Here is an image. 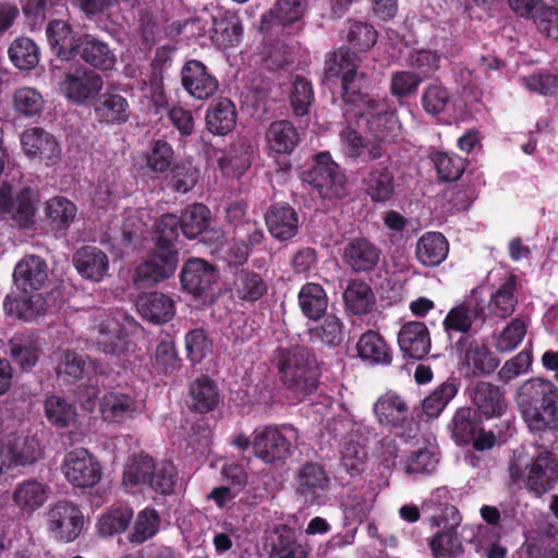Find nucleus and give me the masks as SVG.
<instances>
[{
	"mask_svg": "<svg viewBox=\"0 0 558 558\" xmlns=\"http://www.w3.org/2000/svg\"><path fill=\"white\" fill-rule=\"evenodd\" d=\"M361 106L362 110L355 116L368 137L363 141L356 131L344 129L340 133L342 149L353 159L364 158L366 155L368 160H376L384 155L383 144L399 136L401 125L385 99L366 100Z\"/></svg>",
	"mask_w": 558,
	"mask_h": 558,
	"instance_id": "nucleus-1",
	"label": "nucleus"
},
{
	"mask_svg": "<svg viewBox=\"0 0 558 558\" xmlns=\"http://www.w3.org/2000/svg\"><path fill=\"white\" fill-rule=\"evenodd\" d=\"M517 401L530 429L558 428V389L550 380H526L518 390Z\"/></svg>",
	"mask_w": 558,
	"mask_h": 558,
	"instance_id": "nucleus-2",
	"label": "nucleus"
},
{
	"mask_svg": "<svg viewBox=\"0 0 558 558\" xmlns=\"http://www.w3.org/2000/svg\"><path fill=\"white\" fill-rule=\"evenodd\" d=\"M179 227L181 228V219L175 215L161 216L156 226L159 235L155 254L151 259L137 268V279L159 281L174 272L178 265V253L172 245V241L179 235Z\"/></svg>",
	"mask_w": 558,
	"mask_h": 558,
	"instance_id": "nucleus-3",
	"label": "nucleus"
},
{
	"mask_svg": "<svg viewBox=\"0 0 558 558\" xmlns=\"http://www.w3.org/2000/svg\"><path fill=\"white\" fill-rule=\"evenodd\" d=\"M315 357L305 348L280 351L279 367L286 385L304 396L316 388Z\"/></svg>",
	"mask_w": 558,
	"mask_h": 558,
	"instance_id": "nucleus-4",
	"label": "nucleus"
},
{
	"mask_svg": "<svg viewBox=\"0 0 558 558\" xmlns=\"http://www.w3.org/2000/svg\"><path fill=\"white\" fill-rule=\"evenodd\" d=\"M45 523L51 538L61 543H71L81 535L85 518L77 505L60 500L48 507L45 512Z\"/></svg>",
	"mask_w": 558,
	"mask_h": 558,
	"instance_id": "nucleus-5",
	"label": "nucleus"
},
{
	"mask_svg": "<svg viewBox=\"0 0 558 558\" xmlns=\"http://www.w3.org/2000/svg\"><path fill=\"white\" fill-rule=\"evenodd\" d=\"M296 437L298 432L291 425L256 429L252 440L254 454L265 463L284 460L290 456L291 445Z\"/></svg>",
	"mask_w": 558,
	"mask_h": 558,
	"instance_id": "nucleus-6",
	"label": "nucleus"
},
{
	"mask_svg": "<svg viewBox=\"0 0 558 558\" xmlns=\"http://www.w3.org/2000/svg\"><path fill=\"white\" fill-rule=\"evenodd\" d=\"M512 480H522L535 495H543L554 487L558 480V463L549 451L539 452L522 469L518 463L510 466Z\"/></svg>",
	"mask_w": 558,
	"mask_h": 558,
	"instance_id": "nucleus-7",
	"label": "nucleus"
},
{
	"mask_svg": "<svg viewBox=\"0 0 558 558\" xmlns=\"http://www.w3.org/2000/svg\"><path fill=\"white\" fill-rule=\"evenodd\" d=\"M99 411L104 421L123 424L143 413L144 400L130 387H116L104 393Z\"/></svg>",
	"mask_w": 558,
	"mask_h": 558,
	"instance_id": "nucleus-8",
	"label": "nucleus"
},
{
	"mask_svg": "<svg viewBox=\"0 0 558 558\" xmlns=\"http://www.w3.org/2000/svg\"><path fill=\"white\" fill-rule=\"evenodd\" d=\"M61 470L66 481L80 488L95 486L102 476L99 461L85 448L69 451L63 458Z\"/></svg>",
	"mask_w": 558,
	"mask_h": 558,
	"instance_id": "nucleus-9",
	"label": "nucleus"
},
{
	"mask_svg": "<svg viewBox=\"0 0 558 558\" xmlns=\"http://www.w3.org/2000/svg\"><path fill=\"white\" fill-rule=\"evenodd\" d=\"M304 180L324 198L339 197L345 185L343 172L327 151L316 155L314 166L304 173Z\"/></svg>",
	"mask_w": 558,
	"mask_h": 558,
	"instance_id": "nucleus-10",
	"label": "nucleus"
},
{
	"mask_svg": "<svg viewBox=\"0 0 558 558\" xmlns=\"http://www.w3.org/2000/svg\"><path fill=\"white\" fill-rule=\"evenodd\" d=\"M102 88L101 76L90 70H75L66 73L60 83L62 95L78 106L94 101Z\"/></svg>",
	"mask_w": 558,
	"mask_h": 558,
	"instance_id": "nucleus-11",
	"label": "nucleus"
},
{
	"mask_svg": "<svg viewBox=\"0 0 558 558\" xmlns=\"http://www.w3.org/2000/svg\"><path fill=\"white\" fill-rule=\"evenodd\" d=\"M1 456L7 468L32 464L41 457L39 440L31 430L22 428L8 436Z\"/></svg>",
	"mask_w": 558,
	"mask_h": 558,
	"instance_id": "nucleus-12",
	"label": "nucleus"
},
{
	"mask_svg": "<svg viewBox=\"0 0 558 558\" xmlns=\"http://www.w3.org/2000/svg\"><path fill=\"white\" fill-rule=\"evenodd\" d=\"M328 483L329 478L322 465L305 463L295 474V496L304 505H314L323 498Z\"/></svg>",
	"mask_w": 558,
	"mask_h": 558,
	"instance_id": "nucleus-13",
	"label": "nucleus"
},
{
	"mask_svg": "<svg viewBox=\"0 0 558 558\" xmlns=\"http://www.w3.org/2000/svg\"><path fill=\"white\" fill-rule=\"evenodd\" d=\"M93 328L90 341L107 355L119 357L128 350V341L117 318L101 313Z\"/></svg>",
	"mask_w": 558,
	"mask_h": 558,
	"instance_id": "nucleus-14",
	"label": "nucleus"
},
{
	"mask_svg": "<svg viewBox=\"0 0 558 558\" xmlns=\"http://www.w3.org/2000/svg\"><path fill=\"white\" fill-rule=\"evenodd\" d=\"M37 195L31 189H23L13 202L11 186L3 184L0 187V215L9 214L19 226L27 228L34 220Z\"/></svg>",
	"mask_w": 558,
	"mask_h": 558,
	"instance_id": "nucleus-15",
	"label": "nucleus"
},
{
	"mask_svg": "<svg viewBox=\"0 0 558 558\" xmlns=\"http://www.w3.org/2000/svg\"><path fill=\"white\" fill-rule=\"evenodd\" d=\"M21 145L25 155L37 158L47 166L58 162L61 155L60 146L53 135L41 128H29L21 135Z\"/></svg>",
	"mask_w": 558,
	"mask_h": 558,
	"instance_id": "nucleus-16",
	"label": "nucleus"
},
{
	"mask_svg": "<svg viewBox=\"0 0 558 558\" xmlns=\"http://www.w3.org/2000/svg\"><path fill=\"white\" fill-rule=\"evenodd\" d=\"M450 523L444 524V530L435 534L429 541V547L436 558L456 557L462 551V542L457 534L461 518L454 507H447L444 511Z\"/></svg>",
	"mask_w": 558,
	"mask_h": 558,
	"instance_id": "nucleus-17",
	"label": "nucleus"
},
{
	"mask_svg": "<svg viewBox=\"0 0 558 558\" xmlns=\"http://www.w3.org/2000/svg\"><path fill=\"white\" fill-rule=\"evenodd\" d=\"M48 278L47 264L35 255L23 257L15 266L13 272L14 283L24 293L40 290Z\"/></svg>",
	"mask_w": 558,
	"mask_h": 558,
	"instance_id": "nucleus-18",
	"label": "nucleus"
},
{
	"mask_svg": "<svg viewBox=\"0 0 558 558\" xmlns=\"http://www.w3.org/2000/svg\"><path fill=\"white\" fill-rule=\"evenodd\" d=\"M398 344L404 355L421 360L432 345L428 328L422 322H408L398 332Z\"/></svg>",
	"mask_w": 558,
	"mask_h": 558,
	"instance_id": "nucleus-19",
	"label": "nucleus"
},
{
	"mask_svg": "<svg viewBox=\"0 0 558 558\" xmlns=\"http://www.w3.org/2000/svg\"><path fill=\"white\" fill-rule=\"evenodd\" d=\"M182 84L196 99H208L218 89V81L208 73L206 66L196 60L189 61L182 70Z\"/></svg>",
	"mask_w": 558,
	"mask_h": 558,
	"instance_id": "nucleus-20",
	"label": "nucleus"
},
{
	"mask_svg": "<svg viewBox=\"0 0 558 558\" xmlns=\"http://www.w3.org/2000/svg\"><path fill=\"white\" fill-rule=\"evenodd\" d=\"M76 271L86 280L100 282L109 272V258L96 246H83L73 255Z\"/></svg>",
	"mask_w": 558,
	"mask_h": 558,
	"instance_id": "nucleus-21",
	"label": "nucleus"
},
{
	"mask_svg": "<svg viewBox=\"0 0 558 558\" xmlns=\"http://www.w3.org/2000/svg\"><path fill=\"white\" fill-rule=\"evenodd\" d=\"M474 411L470 408L459 409L452 418V434L457 441L466 444L473 441L475 447L483 450L494 446L492 434L480 437V427L474 420Z\"/></svg>",
	"mask_w": 558,
	"mask_h": 558,
	"instance_id": "nucleus-22",
	"label": "nucleus"
},
{
	"mask_svg": "<svg viewBox=\"0 0 558 558\" xmlns=\"http://www.w3.org/2000/svg\"><path fill=\"white\" fill-rule=\"evenodd\" d=\"M216 269L201 258L190 259L183 267L181 282L185 290L194 295H202L217 281Z\"/></svg>",
	"mask_w": 558,
	"mask_h": 558,
	"instance_id": "nucleus-23",
	"label": "nucleus"
},
{
	"mask_svg": "<svg viewBox=\"0 0 558 558\" xmlns=\"http://www.w3.org/2000/svg\"><path fill=\"white\" fill-rule=\"evenodd\" d=\"M136 308L144 319L154 324H163L175 313L173 300L160 292L140 295L136 300Z\"/></svg>",
	"mask_w": 558,
	"mask_h": 558,
	"instance_id": "nucleus-24",
	"label": "nucleus"
},
{
	"mask_svg": "<svg viewBox=\"0 0 558 558\" xmlns=\"http://www.w3.org/2000/svg\"><path fill=\"white\" fill-rule=\"evenodd\" d=\"M343 259L353 271H369L378 264L380 250L366 239H355L345 246Z\"/></svg>",
	"mask_w": 558,
	"mask_h": 558,
	"instance_id": "nucleus-25",
	"label": "nucleus"
},
{
	"mask_svg": "<svg viewBox=\"0 0 558 558\" xmlns=\"http://www.w3.org/2000/svg\"><path fill=\"white\" fill-rule=\"evenodd\" d=\"M202 241L208 245L210 253L218 255L229 265H241L248 256V246L243 242H225L221 230L206 231Z\"/></svg>",
	"mask_w": 558,
	"mask_h": 558,
	"instance_id": "nucleus-26",
	"label": "nucleus"
},
{
	"mask_svg": "<svg viewBox=\"0 0 558 558\" xmlns=\"http://www.w3.org/2000/svg\"><path fill=\"white\" fill-rule=\"evenodd\" d=\"M269 233L279 241L293 238L299 229V217L289 205H275L265 215Z\"/></svg>",
	"mask_w": 558,
	"mask_h": 558,
	"instance_id": "nucleus-27",
	"label": "nucleus"
},
{
	"mask_svg": "<svg viewBox=\"0 0 558 558\" xmlns=\"http://www.w3.org/2000/svg\"><path fill=\"white\" fill-rule=\"evenodd\" d=\"M373 410L377 421L386 426H400L409 415L405 400L395 391L381 395Z\"/></svg>",
	"mask_w": 558,
	"mask_h": 558,
	"instance_id": "nucleus-28",
	"label": "nucleus"
},
{
	"mask_svg": "<svg viewBox=\"0 0 558 558\" xmlns=\"http://www.w3.org/2000/svg\"><path fill=\"white\" fill-rule=\"evenodd\" d=\"M266 144L272 155H289L299 144V133L287 120L272 122L266 131Z\"/></svg>",
	"mask_w": 558,
	"mask_h": 558,
	"instance_id": "nucleus-29",
	"label": "nucleus"
},
{
	"mask_svg": "<svg viewBox=\"0 0 558 558\" xmlns=\"http://www.w3.org/2000/svg\"><path fill=\"white\" fill-rule=\"evenodd\" d=\"M76 53L90 65L100 70H111L116 64V56L108 45L92 35L78 38Z\"/></svg>",
	"mask_w": 558,
	"mask_h": 558,
	"instance_id": "nucleus-30",
	"label": "nucleus"
},
{
	"mask_svg": "<svg viewBox=\"0 0 558 558\" xmlns=\"http://www.w3.org/2000/svg\"><path fill=\"white\" fill-rule=\"evenodd\" d=\"M449 252V244L446 238L439 232H427L423 234L415 248V254L421 264L427 267H435L441 264Z\"/></svg>",
	"mask_w": 558,
	"mask_h": 558,
	"instance_id": "nucleus-31",
	"label": "nucleus"
},
{
	"mask_svg": "<svg viewBox=\"0 0 558 558\" xmlns=\"http://www.w3.org/2000/svg\"><path fill=\"white\" fill-rule=\"evenodd\" d=\"M49 497V487L36 480L20 483L13 492V501L23 512L33 513L39 509Z\"/></svg>",
	"mask_w": 558,
	"mask_h": 558,
	"instance_id": "nucleus-32",
	"label": "nucleus"
},
{
	"mask_svg": "<svg viewBox=\"0 0 558 558\" xmlns=\"http://www.w3.org/2000/svg\"><path fill=\"white\" fill-rule=\"evenodd\" d=\"M97 118L106 123L121 124L130 118L128 100L120 94L106 92L95 104Z\"/></svg>",
	"mask_w": 558,
	"mask_h": 558,
	"instance_id": "nucleus-33",
	"label": "nucleus"
},
{
	"mask_svg": "<svg viewBox=\"0 0 558 558\" xmlns=\"http://www.w3.org/2000/svg\"><path fill=\"white\" fill-rule=\"evenodd\" d=\"M305 8V0H277L274 8L263 15L260 28L268 32L276 24H292L303 16Z\"/></svg>",
	"mask_w": 558,
	"mask_h": 558,
	"instance_id": "nucleus-34",
	"label": "nucleus"
},
{
	"mask_svg": "<svg viewBox=\"0 0 558 558\" xmlns=\"http://www.w3.org/2000/svg\"><path fill=\"white\" fill-rule=\"evenodd\" d=\"M360 66V59L355 52L339 49L326 61L325 75L327 80L340 78L341 84L350 87V77L354 76Z\"/></svg>",
	"mask_w": 558,
	"mask_h": 558,
	"instance_id": "nucleus-35",
	"label": "nucleus"
},
{
	"mask_svg": "<svg viewBox=\"0 0 558 558\" xmlns=\"http://www.w3.org/2000/svg\"><path fill=\"white\" fill-rule=\"evenodd\" d=\"M477 320H484V308L481 305H459L451 308L445 317L444 329L448 336H451L452 332L465 333Z\"/></svg>",
	"mask_w": 558,
	"mask_h": 558,
	"instance_id": "nucleus-36",
	"label": "nucleus"
},
{
	"mask_svg": "<svg viewBox=\"0 0 558 558\" xmlns=\"http://www.w3.org/2000/svg\"><path fill=\"white\" fill-rule=\"evenodd\" d=\"M211 33L213 40L218 46L227 48L240 43L243 28L238 15L230 12H220L214 17Z\"/></svg>",
	"mask_w": 558,
	"mask_h": 558,
	"instance_id": "nucleus-37",
	"label": "nucleus"
},
{
	"mask_svg": "<svg viewBox=\"0 0 558 558\" xmlns=\"http://www.w3.org/2000/svg\"><path fill=\"white\" fill-rule=\"evenodd\" d=\"M211 543L217 555H223L241 545L243 529L236 522L218 520L209 529Z\"/></svg>",
	"mask_w": 558,
	"mask_h": 558,
	"instance_id": "nucleus-38",
	"label": "nucleus"
},
{
	"mask_svg": "<svg viewBox=\"0 0 558 558\" xmlns=\"http://www.w3.org/2000/svg\"><path fill=\"white\" fill-rule=\"evenodd\" d=\"M472 398L481 414L486 417L500 416L506 409L502 392L489 383H477Z\"/></svg>",
	"mask_w": 558,
	"mask_h": 558,
	"instance_id": "nucleus-39",
	"label": "nucleus"
},
{
	"mask_svg": "<svg viewBox=\"0 0 558 558\" xmlns=\"http://www.w3.org/2000/svg\"><path fill=\"white\" fill-rule=\"evenodd\" d=\"M236 122V112L233 104L221 98L210 105L206 113L208 130L216 135H225L231 132Z\"/></svg>",
	"mask_w": 558,
	"mask_h": 558,
	"instance_id": "nucleus-40",
	"label": "nucleus"
},
{
	"mask_svg": "<svg viewBox=\"0 0 558 558\" xmlns=\"http://www.w3.org/2000/svg\"><path fill=\"white\" fill-rule=\"evenodd\" d=\"M48 41L62 60H69L76 52L78 39H75L71 26L61 20H54L47 26Z\"/></svg>",
	"mask_w": 558,
	"mask_h": 558,
	"instance_id": "nucleus-41",
	"label": "nucleus"
},
{
	"mask_svg": "<svg viewBox=\"0 0 558 558\" xmlns=\"http://www.w3.org/2000/svg\"><path fill=\"white\" fill-rule=\"evenodd\" d=\"M7 298L4 308L10 316L31 322L46 311L47 302L40 293Z\"/></svg>",
	"mask_w": 558,
	"mask_h": 558,
	"instance_id": "nucleus-42",
	"label": "nucleus"
},
{
	"mask_svg": "<svg viewBox=\"0 0 558 558\" xmlns=\"http://www.w3.org/2000/svg\"><path fill=\"white\" fill-rule=\"evenodd\" d=\"M366 194L373 202L384 203L389 201L395 193L393 175L388 168H374L363 179Z\"/></svg>",
	"mask_w": 558,
	"mask_h": 558,
	"instance_id": "nucleus-43",
	"label": "nucleus"
},
{
	"mask_svg": "<svg viewBox=\"0 0 558 558\" xmlns=\"http://www.w3.org/2000/svg\"><path fill=\"white\" fill-rule=\"evenodd\" d=\"M58 375H68L72 378H83L88 374L102 373V369L93 362L87 361L82 354L70 351H58L54 354Z\"/></svg>",
	"mask_w": 558,
	"mask_h": 558,
	"instance_id": "nucleus-44",
	"label": "nucleus"
},
{
	"mask_svg": "<svg viewBox=\"0 0 558 558\" xmlns=\"http://www.w3.org/2000/svg\"><path fill=\"white\" fill-rule=\"evenodd\" d=\"M463 365L466 367V375H482L494 372L498 362L489 352L486 345L470 342L461 356Z\"/></svg>",
	"mask_w": 558,
	"mask_h": 558,
	"instance_id": "nucleus-45",
	"label": "nucleus"
},
{
	"mask_svg": "<svg viewBox=\"0 0 558 558\" xmlns=\"http://www.w3.org/2000/svg\"><path fill=\"white\" fill-rule=\"evenodd\" d=\"M501 526H477L471 539L475 550L485 558H505L507 548L499 542Z\"/></svg>",
	"mask_w": 558,
	"mask_h": 558,
	"instance_id": "nucleus-46",
	"label": "nucleus"
},
{
	"mask_svg": "<svg viewBox=\"0 0 558 558\" xmlns=\"http://www.w3.org/2000/svg\"><path fill=\"white\" fill-rule=\"evenodd\" d=\"M356 349L360 357L372 364L388 365L392 361V355L387 343L383 337L375 331L363 333L356 344Z\"/></svg>",
	"mask_w": 558,
	"mask_h": 558,
	"instance_id": "nucleus-47",
	"label": "nucleus"
},
{
	"mask_svg": "<svg viewBox=\"0 0 558 558\" xmlns=\"http://www.w3.org/2000/svg\"><path fill=\"white\" fill-rule=\"evenodd\" d=\"M45 213L51 229L64 233L74 222L77 208L68 198L57 196L46 203Z\"/></svg>",
	"mask_w": 558,
	"mask_h": 558,
	"instance_id": "nucleus-48",
	"label": "nucleus"
},
{
	"mask_svg": "<svg viewBox=\"0 0 558 558\" xmlns=\"http://www.w3.org/2000/svg\"><path fill=\"white\" fill-rule=\"evenodd\" d=\"M154 460L148 456H137L126 465L122 484L129 492H135L148 485L153 471Z\"/></svg>",
	"mask_w": 558,
	"mask_h": 558,
	"instance_id": "nucleus-49",
	"label": "nucleus"
},
{
	"mask_svg": "<svg viewBox=\"0 0 558 558\" xmlns=\"http://www.w3.org/2000/svg\"><path fill=\"white\" fill-rule=\"evenodd\" d=\"M299 304L306 317L316 320L327 310L328 299L319 284L306 283L299 292Z\"/></svg>",
	"mask_w": 558,
	"mask_h": 558,
	"instance_id": "nucleus-50",
	"label": "nucleus"
},
{
	"mask_svg": "<svg viewBox=\"0 0 558 558\" xmlns=\"http://www.w3.org/2000/svg\"><path fill=\"white\" fill-rule=\"evenodd\" d=\"M161 519L153 508H144L137 513L129 539L133 544H142L153 538L160 530Z\"/></svg>",
	"mask_w": 558,
	"mask_h": 558,
	"instance_id": "nucleus-51",
	"label": "nucleus"
},
{
	"mask_svg": "<svg viewBox=\"0 0 558 558\" xmlns=\"http://www.w3.org/2000/svg\"><path fill=\"white\" fill-rule=\"evenodd\" d=\"M347 308L355 314H366L374 304V295L369 286L363 281H351L343 292Z\"/></svg>",
	"mask_w": 558,
	"mask_h": 558,
	"instance_id": "nucleus-52",
	"label": "nucleus"
},
{
	"mask_svg": "<svg viewBox=\"0 0 558 558\" xmlns=\"http://www.w3.org/2000/svg\"><path fill=\"white\" fill-rule=\"evenodd\" d=\"M439 452L435 446L420 449L401 462V469L410 475L433 473L439 462Z\"/></svg>",
	"mask_w": 558,
	"mask_h": 558,
	"instance_id": "nucleus-53",
	"label": "nucleus"
},
{
	"mask_svg": "<svg viewBox=\"0 0 558 558\" xmlns=\"http://www.w3.org/2000/svg\"><path fill=\"white\" fill-rule=\"evenodd\" d=\"M277 541L274 543L276 558H307L306 549L298 542L293 529L287 525L276 527Z\"/></svg>",
	"mask_w": 558,
	"mask_h": 558,
	"instance_id": "nucleus-54",
	"label": "nucleus"
},
{
	"mask_svg": "<svg viewBox=\"0 0 558 558\" xmlns=\"http://www.w3.org/2000/svg\"><path fill=\"white\" fill-rule=\"evenodd\" d=\"M515 289V278H508L507 281L490 296L488 305L489 312L500 318L510 316L517 304V299L514 296Z\"/></svg>",
	"mask_w": 558,
	"mask_h": 558,
	"instance_id": "nucleus-55",
	"label": "nucleus"
},
{
	"mask_svg": "<svg viewBox=\"0 0 558 558\" xmlns=\"http://www.w3.org/2000/svg\"><path fill=\"white\" fill-rule=\"evenodd\" d=\"M9 56L14 65L21 70L34 69L39 62V49L29 38L15 39L9 48Z\"/></svg>",
	"mask_w": 558,
	"mask_h": 558,
	"instance_id": "nucleus-56",
	"label": "nucleus"
},
{
	"mask_svg": "<svg viewBox=\"0 0 558 558\" xmlns=\"http://www.w3.org/2000/svg\"><path fill=\"white\" fill-rule=\"evenodd\" d=\"M45 415L57 427H68L75 422V408L59 396H50L45 401Z\"/></svg>",
	"mask_w": 558,
	"mask_h": 558,
	"instance_id": "nucleus-57",
	"label": "nucleus"
},
{
	"mask_svg": "<svg viewBox=\"0 0 558 558\" xmlns=\"http://www.w3.org/2000/svg\"><path fill=\"white\" fill-rule=\"evenodd\" d=\"M251 146L244 143L233 146L219 159V167L226 175L240 177L251 163Z\"/></svg>",
	"mask_w": 558,
	"mask_h": 558,
	"instance_id": "nucleus-58",
	"label": "nucleus"
},
{
	"mask_svg": "<svg viewBox=\"0 0 558 558\" xmlns=\"http://www.w3.org/2000/svg\"><path fill=\"white\" fill-rule=\"evenodd\" d=\"M208 215V209L202 204L187 207L180 217L182 233L191 240L202 234L207 228Z\"/></svg>",
	"mask_w": 558,
	"mask_h": 558,
	"instance_id": "nucleus-59",
	"label": "nucleus"
},
{
	"mask_svg": "<svg viewBox=\"0 0 558 558\" xmlns=\"http://www.w3.org/2000/svg\"><path fill=\"white\" fill-rule=\"evenodd\" d=\"M10 351L13 360L25 371L32 368L39 357L38 345L31 337L12 338Z\"/></svg>",
	"mask_w": 558,
	"mask_h": 558,
	"instance_id": "nucleus-60",
	"label": "nucleus"
},
{
	"mask_svg": "<svg viewBox=\"0 0 558 558\" xmlns=\"http://www.w3.org/2000/svg\"><path fill=\"white\" fill-rule=\"evenodd\" d=\"M310 332L312 340L337 347L343 338V325L339 317L329 314L318 326L311 328Z\"/></svg>",
	"mask_w": 558,
	"mask_h": 558,
	"instance_id": "nucleus-61",
	"label": "nucleus"
},
{
	"mask_svg": "<svg viewBox=\"0 0 558 558\" xmlns=\"http://www.w3.org/2000/svg\"><path fill=\"white\" fill-rule=\"evenodd\" d=\"M133 517V510L122 507L102 514L97 523V529L102 536H112L126 530Z\"/></svg>",
	"mask_w": 558,
	"mask_h": 558,
	"instance_id": "nucleus-62",
	"label": "nucleus"
},
{
	"mask_svg": "<svg viewBox=\"0 0 558 558\" xmlns=\"http://www.w3.org/2000/svg\"><path fill=\"white\" fill-rule=\"evenodd\" d=\"M192 407L199 412H208L218 402L216 386L208 378H199L191 386Z\"/></svg>",
	"mask_w": 558,
	"mask_h": 558,
	"instance_id": "nucleus-63",
	"label": "nucleus"
},
{
	"mask_svg": "<svg viewBox=\"0 0 558 558\" xmlns=\"http://www.w3.org/2000/svg\"><path fill=\"white\" fill-rule=\"evenodd\" d=\"M145 214H130L122 223L120 232H113L111 238L119 245L128 246L146 234L147 223L143 220Z\"/></svg>",
	"mask_w": 558,
	"mask_h": 558,
	"instance_id": "nucleus-64",
	"label": "nucleus"
}]
</instances>
